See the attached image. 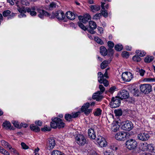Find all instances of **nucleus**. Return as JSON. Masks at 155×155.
<instances>
[{"label": "nucleus", "instance_id": "nucleus-12", "mask_svg": "<svg viewBox=\"0 0 155 155\" xmlns=\"http://www.w3.org/2000/svg\"><path fill=\"white\" fill-rule=\"evenodd\" d=\"M96 140L98 143L101 147H105L107 145L105 139L101 136H98Z\"/></svg>", "mask_w": 155, "mask_h": 155}, {"label": "nucleus", "instance_id": "nucleus-47", "mask_svg": "<svg viewBox=\"0 0 155 155\" xmlns=\"http://www.w3.org/2000/svg\"><path fill=\"white\" fill-rule=\"evenodd\" d=\"M104 76L103 75L101 76V77H98V81L100 84H102V82H103V81L106 79L104 78Z\"/></svg>", "mask_w": 155, "mask_h": 155}, {"label": "nucleus", "instance_id": "nucleus-40", "mask_svg": "<svg viewBox=\"0 0 155 155\" xmlns=\"http://www.w3.org/2000/svg\"><path fill=\"white\" fill-rule=\"evenodd\" d=\"M123 48V46L121 45L118 44L115 45L114 48L115 50L117 51H121Z\"/></svg>", "mask_w": 155, "mask_h": 155}, {"label": "nucleus", "instance_id": "nucleus-49", "mask_svg": "<svg viewBox=\"0 0 155 155\" xmlns=\"http://www.w3.org/2000/svg\"><path fill=\"white\" fill-rule=\"evenodd\" d=\"M107 45L109 48H113L114 45V43L111 41H108L107 42Z\"/></svg>", "mask_w": 155, "mask_h": 155}, {"label": "nucleus", "instance_id": "nucleus-42", "mask_svg": "<svg viewBox=\"0 0 155 155\" xmlns=\"http://www.w3.org/2000/svg\"><path fill=\"white\" fill-rule=\"evenodd\" d=\"M102 110L100 108H98L94 112V115L95 116H99L101 114Z\"/></svg>", "mask_w": 155, "mask_h": 155}, {"label": "nucleus", "instance_id": "nucleus-31", "mask_svg": "<svg viewBox=\"0 0 155 155\" xmlns=\"http://www.w3.org/2000/svg\"><path fill=\"white\" fill-rule=\"evenodd\" d=\"M109 61H104L101 64V69H104L109 64Z\"/></svg>", "mask_w": 155, "mask_h": 155}, {"label": "nucleus", "instance_id": "nucleus-19", "mask_svg": "<svg viewBox=\"0 0 155 155\" xmlns=\"http://www.w3.org/2000/svg\"><path fill=\"white\" fill-rule=\"evenodd\" d=\"M90 10L93 12H96L100 9V5H92L89 6Z\"/></svg>", "mask_w": 155, "mask_h": 155}, {"label": "nucleus", "instance_id": "nucleus-58", "mask_svg": "<svg viewBox=\"0 0 155 155\" xmlns=\"http://www.w3.org/2000/svg\"><path fill=\"white\" fill-rule=\"evenodd\" d=\"M104 155H113V153L111 152H110L107 151H105L104 152Z\"/></svg>", "mask_w": 155, "mask_h": 155}, {"label": "nucleus", "instance_id": "nucleus-48", "mask_svg": "<svg viewBox=\"0 0 155 155\" xmlns=\"http://www.w3.org/2000/svg\"><path fill=\"white\" fill-rule=\"evenodd\" d=\"M144 81L147 82L155 81V78H147L144 79Z\"/></svg>", "mask_w": 155, "mask_h": 155}, {"label": "nucleus", "instance_id": "nucleus-22", "mask_svg": "<svg viewBox=\"0 0 155 155\" xmlns=\"http://www.w3.org/2000/svg\"><path fill=\"white\" fill-rule=\"evenodd\" d=\"M119 125L117 123H113L111 125V130L114 132H116L119 129Z\"/></svg>", "mask_w": 155, "mask_h": 155}, {"label": "nucleus", "instance_id": "nucleus-46", "mask_svg": "<svg viewBox=\"0 0 155 155\" xmlns=\"http://www.w3.org/2000/svg\"><path fill=\"white\" fill-rule=\"evenodd\" d=\"M80 113V112H77L75 113H72L71 114L72 115V118H75L78 117Z\"/></svg>", "mask_w": 155, "mask_h": 155}, {"label": "nucleus", "instance_id": "nucleus-21", "mask_svg": "<svg viewBox=\"0 0 155 155\" xmlns=\"http://www.w3.org/2000/svg\"><path fill=\"white\" fill-rule=\"evenodd\" d=\"M55 141L53 137L49 138V148L50 149H52L55 145Z\"/></svg>", "mask_w": 155, "mask_h": 155}, {"label": "nucleus", "instance_id": "nucleus-53", "mask_svg": "<svg viewBox=\"0 0 155 155\" xmlns=\"http://www.w3.org/2000/svg\"><path fill=\"white\" fill-rule=\"evenodd\" d=\"M21 145L22 148L24 149H28L29 148L23 142L21 143Z\"/></svg>", "mask_w": 155, "mask_h": 155}, {"label": "nucleus", "instance_id": "nucleus-62", "mask_svg": "<svg viewBox=\"0 0 155 155\" xmlns=\"http://www.w3.org/2000/svg\"><path fill=\"white\" fill-rule=\"evenodd\" d=\"M102 83H103L104 86L106 87L108 85V81L106 79L103 81V82H102Z\"/></svg>", "mask_w": 155, "mask_h": 155}, {"label": "nucleus", "instance_id": "nucleus-43", "mask_svg": "<svg viewBox=\"0 0 155 155\" xmlns=\"http://www.w3.org/2000/svg\"><path fill=\"white\" fill-rule=\"evenodd\" d=\"M11 12L9 10H6L4 11L3 12V15L4 17H7L9 15L11 14Z\"/></svg>", "mask_w": 155, "mask_h": 155}, {"label": "nucleus", "instance_id": "nucleus-61", "mask_svg": "<svg viewBox=\"0 0 155 155\" xmlns=\"http://www.w3.org/2000/svg\"><path fill=\"white\" fill-rule=\"evenodd\" d=\"M110 148L113 150H116L117 149V147L114 145H111L110 146Z\"/></svg>", "mask_w": 155, "mask_h": 155}, {"label": "nucleus", "instance_id": "nucleus-64", "mask_svg": "<svg viewBox=\"0 0 155 155\" xmlns=\"http://www.w3.org/2000/svg\"><path fill=\"white\" fill-rule=\"evenodd\" d=\"M108 69H109V68H107V69H106L104 74H103L104 76V77H106V78H108V76L107 75V70Z\"/></svg>", "mask_w": 155, "mask_h": 155}, {"label": "nucleus", "instance_id": "nucleus-24", "mask_svg": "<svg viewBox=\"0 0 155 155\" xmlns=\"http://www.w3.org/2000/svg\"><path fill=\"white\" fill-rule=\"evenodd\" d=\"M2 126L6 129H11V124L8 121H5L3 124Z\"/></svg>", "mask_w": 155, "mask_h": 155}, {"label": "nucleus", "instance_id": "nucleus-54", "mask_svg": "<svg viewBox=\"0 0 155 155\" xmlns=\"http://www.w3.org/2000/svg\"><path fill=\"white\" fill-rule=\"evenodd\" d=\"M116 88V87L114 86L110 87L109 90L108 91L111 93H113L115 89Z\"/></svg>", "mask_w": 155, "mask_h": 155}, {"label": "nucleus", "instance_id": "nucleus-7", "mask_svg": "<svg viewBox=\"0 0 155 155\" xmlns=\"http://www.w3.org/2000/svg\"><path fill=\"white\" fill-rule=\"evenodd\" d=\"M133 124L129 120H127L125 121L122 127V129L126 131L130 130L133 129Z\"/></svg>", "mask_w": 155, "mask_h": 155}, {"label": "nucleus", "instance_id": "nucleus-14", "mask_svg": "<svg viewBox=\"0 0 155 155\" xmlns=\"http://www.w3.org/2000/svg\"><path fill=\"white\" fill-rule=\"evenodd\" d=\"M55 17L59 20H62L65 18V15L62 10H59L55 13Z\"/></svg>", "mask_w": 155, "mask_h": 155}, {"label": "nucleus", "instance_id": "nucleus-4", "mask_svg": "<svg viewBox=\"0 0 155 155\" xmlns=\"http://www.w3.org/2000/svg\"><path fill=\"white\" fill-rule=\"evenodd\" d=\"M75 139L77 143L80 145L83 146L86 143V139L82 134H78L75 137Z\"/></svg>", "mask_w": 155, "mask_h": 155}, {"label": "nucleus", "instance_id": "nucleus-17", "mask_svg": "<svg viewBox=\"0 0 155 155\" xmlns=\"http://www.w3.org/2000/svg\"><path fill=\"white\" fill-rule=\"evenodd\" d=\"M141 145L143 147L142 150L143 151L147 150L150 152L153 149V147L151 145L148 144L146 143H143L141 144Z\"/></svg>", "mask_w": 155, "mask_h": 155}, {"label": "nucleus", "instance_id": "nucleus-57", "mask_svg": "<svg viewBox=\"0 0 155 155\" xmlns=\"http://www.w3.org/2000/svg\"><path fill=\"white\" fill-rule=\"evenodd\" d=\"M55 17V13L52 12L51 13H49V18L51 19L54 18Z\"/></svg>", "mask_w": 155, "mask_h": 155}, {"label": "nucleus", "instance_id": "nucleus-33", "mask_svg": "<svg viewBox=\"0 0 155 155\" xmlns=\"http://www.w3.org/2000/svg\"><path fill=\"white\" fill-rule=\"evenodd\" d=\"M57 6V3L56 2H52L49 5V9L52 10L56 8Z\"/></svg>", "mask_w": 155, "mask_h": 155}, {"label": "nucleus", "instance_id": "nucleus-25", "mask_svg": "<svg viewBox=\"0 0 155 155\" xmlns=\"http://www.w3.org/2000/svg\"><path fill=\"white\" fill-rule=\"evenodd\" d=\"M30 128L31 130L36 132H38L40 131V128L34 124L31 125Z\"/></svg>", "mask_w": 155, "mask_h": 155}, {"label": "nucleus", "instance_id": "nucleus-56", "mask_svg": "<svg viewBox=\"0 0 155 155\" xmlns=\"http://www.w3.org/2000/svg\"><path fill=\"white\" fill-rule=\"evenodd\" d=\"M101 14L105 17H107L108 16V13L106 10L103 11L101 12Z\"/></svg>", "mask_w": 155, "mask_h": 155}, {"label": "nucleus", "instance_id": "nucleus-29", "mask_svg": "<svg viewBox=\"0 0 155 155\" xmlns=\"http://www.w3.org/2000/svg\"><path fill=\"white\" fill-rule=\"evenodd\" d=\"M153 56H148L146 57L144 59V61L147 63H149L151 62L153 60Z\"/></svg>", "mask_w": 155, "mask_h": 155}, {"label": "nucleus", "instance_id": "nucleus-52", "mask_svg": "<svg viewBox=\"0 0 155 155\" xmlns=\"http://www.w3.org/2000/svg\"><path fill=\"white\" fill-rule=\"evenodd\" d=\"M15 13H12L11 14H10L9 15L7 18V19L9 20L13 18L15 16Z\"/></svg>", "mask_w": 155, "mask_h": 155}, {"label": "nucleus", "instance_id": "nucleus-55", "mask_svg": "<svg viewBox=\"0 0 155 155\" xmlns=\"http://www.w3.org/2000/svg\"><path fill=\"white\" fill-rule=\"evenodd\" d=\"M21 3L23 5H25L26 6L28 5L29 3L27 1V0H21Z\"/></svg>", "mask_w": 155, "mask_h": 155}, {"label": "nucleus", "instance_id": "nucleus-10", "mask_svg": "<svg viewBox=\"0 0 155 155\" xmlns=\"http://www.w3.org/2000/svg\"><path fill=\"white\" fill-rule=\"evenodd\" d=\"M150 137V136L147 132L140 133L137 135L138 138L142 141L147 140Z\"/></svg>", "mask_w": 155, "mask_h": 155}, {"label": "nucleus", "instance_id": "nucleus-44", "mask_svg": "<svg viewBox=\"0 0 155 155\" xmlns=\"http://www.w3.org/2000/svg\"><path fill=\"white\" fill-rule=\"evenodd\" d=\"M12 123L16 127L18 128H20L21 127V125H20L18 122L13 121H12Z\"/></svg>", "mask_w": 155, "mask_h": 155}, {"label": "nucleus", "instance_id": "nucleus-41", "mask_svg": "<svg viewBox=\"0 0 155 155\" xmlns=\"http://www.w3.org/2000/svg\"><path fill=\"white\" fill-rule=\"evenodd\" d=\"M132 59L134 61L137 62H139L141 60V58L138 55H136L134 56L132 58Z\"/></svg>", "mask_w": 155, "mask_h": 155}, {"label": "nucleus", "instance_id": "nucleus-9", "mask_svg": "<svg viewBox=\"0 0 155 155\" xmlns=\"http://www.w3.org/2000/svg\"><path fill=\"white\" fill-rule=\"evenodd\" d=\"M133 78L132 74L129 72H125L122 74V78L125 81L129 82Z\"/></svg>", "mask_w": 155, "mask_h": 155}, {"label": "nucleus", "instance_id": "nucleus-45", "mask_svg": "<svg viewBox=\"0 0 155 155\" xmlns=\"http://www.w3.org/2000/svg\"><path fill=\"white\" fill-rule=\"evenodd\" d=\"M122 55L123 57L127 58L129 56V52L127 51H124L122 53Z\"/></svg>", "mask_w": 155, "mask_h": 155}, {"label": "nucleus", "instance_id": "nucleus-16", "mask_svg": "<svg viewBox=\"0 0 155 155\" xmlns=\"http://www.w3.org/2000/svg\"><path fill=\"white\" fill-rule=\"evenodd\" d=\"M90 18L91 16L88 14H86L83 17L80 16H78L79 20L84 23H86L90 19Z\"/></svg>", "mask_w": 155, "mask_h": 155}, {"label": "nucleus", "instance_id": "nucleus-5", "mask_svg": "<svg viewBox=\"0 0 155 155\" xmlns=\"http://www.w3.org/2000/svg\"><path fill=\"white\" fill-rule=\"evenodd\" d=\"M137 145V141L134 139L127 140L126 142L127 147L130 150H133L135 148Z\"/></svg>", "mask_w": 155, "mask_h": 155}, {"label": "nucleus", "instance_id": "nucleus-20", "mask_svg": "<svg viewBox=\"0 0 155 155\" xmlns=\"http://www.w3.org/2000/svg\"><path fill=\"white\" fill-rule=\"evenodd\" d=\"M65 15L68 19L71 20H74L75 18V16L74 14L70 11L67 12Z\"/></svg>", "mask_w": 155, "mask_h": 155}, {"label": "nucleus", "instance_id": "nucleus-51", "mask_svg": "<svg viewBox=\"0 0 155 155\" xmlns=\"http://www.w3.org/2000/svg\"><path fill=\"white\" fill-rule=\"evenodd\" d=\"M101 15V13H97L94 16L93 18L94 20H97L99 18V17Z\"/></svg>", "mask_w": 155, "mask_h": 155}, {"label": "nucleus", "instance_id": "nucleus-15", "mask_svg": "<svg viewBox=\"0 0 155 155\" xmlns=\"http://www.w3.org/2000/svg\"><path fill=\"white\" fill-rule=\"evenodd\" d=\"M37 11L39 13L38 15V17L41 18H43L44 16H48V13L43 10L41 8L37 7Z\"/></svg>", "mask_w": 155, "mask_h": 155}, {"label": "nucleus", "instance_id": "nucleus-32", "mask_svg": "<svg viewBox=\"0 0 155 155\" xmlns=\"http://www.w3.org/2000/svg\"><path fill=\"white\" fill-rule=\"evenodd\" d=\"M136 71L137 72H138L140 73V74L141 76H143L145 74V71L143 69H140L138 68H136Z\"/></svg>", "mask_w": 155, "mask_h": 155}, {"label": "nucleus", "instance_id": "nucleus-3", "mask_svg": "<svg viewBox=\"0 0 155 155\" xmlns=\"http://www.w3.org/2000/svg\"><path fill=\"white\" fill-rule=\"evenodd\" d=\"M140 89L141 91L145 94H147L152 91V86L150 84H141L140 86Z\"/></svg>", "mask_w": 155, "mask_h": 155}, {"label": "nucleus", "instance_id": "nucleus-23", "mask_svg": "<svg viewBox=\"0 0 155 155\" xmlns=\"http://www.w3.org/2000/svg\"><path fill=\"white\" fill-rule=\"evenodd\" d=\"M107 51L104 46H101L100 48V52L103 56H105L107 54Z\"/></svg>", "mask_w": 155, "mask_h": 155}, {"label": "nucleus", "instance_id": "nucleus-34", "mask_svg": "<svg viewBox=\"0 0 155 155\" xmlns=\"http://www.w3.org/2000/svg\"><path fill=\"white\" fill-rule=\"evenodd\" d=\"M64 118L67 121H70L72 117L71 114H66L65 115Z\"/></svg>", "mask_w": 155, "mask_h": 155}, {"label": "nucleus", "instance_id": "nucleus-26", "mask_svg": "<svg viewBox=\"0 0 155 155\" xmlns=\"http://www.w3.org/2000/svg\"><path fill=\"white\" fill-rule=\"evenodd\" d=\"M90 106V104L89 103L87 102L85 103L81 108V111L84 112V111L88 109Z\"/></svg>", "mask_w": 155, "mask_h": 155}, {"label": "nucleus", "instance_id": "nucleus-6", "mask_svg": "<svg viewBox=\"0 0 155 155\" xmlns=\"http://www.w3.org/2000/svg\"><path fill=\"white\" fill-rule=\"evenodd\" d=\"M120 104V98L117 97H113L110 103V106L112 108H115L118 107Z\"/></svg>", "mask_w": 155, "mask_h": 155}, {"label": "nucleus", "instance_id": "nucleus-38", "mask_svg": "<svg viewBox=\"0 0 155 155\" xmlns=\"http://www.w3.org/2000/svg\"><path fill=\"white\" fill-rule=\"evenodd\" d=\"M114 113L115 115L117 116H120L122 114V111L121 109L115 110L114 111Z\"/></svg>", "mask_w": 155, "mask_h": 155}, {"label": "nucleus", "instance_id": "nucleus-39", "mask_svg": "<svg viewBox=\"0 0 155 155\" xmlns=\"http://www.w3.org/2000/svg\"><path fill=\"white\" fill-rule=\"evenodd\" d=\"M51 155H64V154L59 150H55L52 152Z\"/></svg>", "mask_w": 155, "mask_h": 155}, {"label": "nucleus", "instance_id": "nucleus-50", "mask_svg": "<svg viewBox=\"0 0 155 155\" xmlns=\"http://www.w3.org/2000/svg\"><path fill=\"white\" fill-rule=\"evenodd\" d=\"M92 109H88L87 110H85L84 111V113L86 115H89L90 113L92 112Z\"/></svg>", "mask_w": 155, "mask_h": 155}, {"label": "nucleus", "instance_id": "nucleus-8", "mask_svg": "<svg viewBox=\"0 0 155 155\" xmlns=\"http://www.w3.org/2000/svg\"><path fill=\"white\" fill-rule=\"evenodd\" d=\"M127 135V133L126 132H119L115 135V138L117 140H124L126 139Z\"/></svg>", "mask_w": 155, "mask_h": 155}, {"label": "nucleus", "instance_id": "nucleus-13", "mask_svg": "<svg viewBox=\"0 0 155 155\" xmlns=\"http://www.w3.org/2000/svg\"><path fill=\"white\" fill-rule=\"evenodd\" d=\"M119 97L121 99H126L129 97V93L125 90H122L120 93L118 94Z\"/></svg>", "mask_w": 155, "mask_h": 155}, {"label": "nucleus", "instance_id": "nucleus-37", "mask_svg": "<svg viewBox=\"0 0 155 155\" xmlns=\"http://www.w3.org/2000/svg\"><path fill=\"white\" fill-rule=\"evenodd\" d=\"M0 153L5 155H9V153L5 150L3 147L0 146Z\"/></svg>", "mask_w": 155, "mask_h": 155}, {"label": "nucleus", "instance_id": "nucleus-11", "mask_svg": "<svg viewBox=\"0 0 155 155\" xmlns=\"http://www.w3.org/2000/svg\"><path fill=\"white\" fill-rule=\"evenodd\" d=\"M90 29H87V31L90 33L94 34L95 32L94 30L97 27V25L95 22L92 21H91L89 23Z\"/></svg>", "mask_w": 155, "mask_h": 155}, {"label": "nucleus", "instance_id": "nucleus-28", "mask_svg": "<svg viewBox=\"0 0 155 155\" xmlns=\"http://www.w3.org/2000/svg\"><path fill=\"white\" fill-rule=\"evenodd\" d=\"M136 54L138 55L140 57H143L146 54V53L143 51L137 50L136 52Z\"/></svg>", "mask_w": 155, "mask_h": 155}, {"label": "nucleus", "instance_id": "nucleus-1", "mask_svg": "<svg viewBox=\"0 0 155 155\" xmlns=\"http://www.w3.org/2000/svg\"><path fill=\"white\" fill-rule=\"evenodd\" d=\"M16 5L18 7L17 9L18 11L20 13L18 15L19 18L25 17L26 15L25 13L26 12L29 13L30 15L32 16H35L37 14L35 11H37V6H32L31 8H26L25 9L24 7L20 6L18 2L16 3Z\"/></svg>", "mask_w": 155, "mask_h": 155}, {"label": "nucleus", "instance_id": "nucleus-63", "mask_svg": "<svg viewBox=\"0 0 155 155\" xmlns=\"http://www.w3.org/2000/svg\"><path fill=\"white\" fill-rule=\"evenodd\" d=\"M97 29L98 30V31L100 34L103 33V28L102 27H98Z\"/></svg>", "mask_w": 155, "mask_h": 155}, {"label": "nucleus", "instance_id": "nucleus-36", "mask_svg": "<svg viewBox=\"0 0 155 155\" xmlns=\"http://www.w3.org/2000/svg\"><path fill=\"white\" fill-rule=\"evenodd\" d=\"M78 26L82 30L84 31L87 30V28L85 27L84 25L81 22L79 21L78 22Z\"/></svg>", "mask_w": 155, "mask_h": 155}, {"label": "nucleus", "instance_id": "nucleus-60", "mask_svg": "<svg viewBox=\"0 0 155 155\" xmlns=\"http://www.w3.org/2000/svg\"><path fill=\"white\" fill-rule=\"evenodd\" d=\"M35 124L39 126H41L42 125V122L41 121L38 120V121H36L35 122Z\"/></svg>", "mask_w": 155, "mask_h": 155}, {"label": "nucleus", "instance_id": "nucleus-27", "mask_svg": "<svg viewBox=\"0 0 155 155\" xmlns=\"http://www.w3.org/2000/svg\"><path fill=\"white\" fill-rule=\"evenodd\" d=\"M1 144L2 146L8 148L9 150L11 149L12 147L8 144V143L4 140H1Z\"/></svg>", "mask_w": 155, "mask_h": 155}, {"label": "nucleus", "instance_id": "nucleus-59", "mask_svg": "<svg viewBox=\"0 0 155 155\" xmlns=\"http://www.w3.org/2000/svg\"><path fill=\"white\" fill-rule=\"evenodd\" d=\"M99 88L101 92H103L105 91V88L102 85H99Z\"/></svg>", "mask_w": 155, "mask_h": 155}, {"label": "nucleus", "instance_id": "nucleus-35", "mask_svg": "<svg viewBox=\"0 0 155 155\" xmlns=\"http://www.w3.org/2000/svg\"><path fill=\"white\" fill-rule=\"evenodd\" d=\"M94 39L96 42L97 43L100 45H103L104 44L103 41L98 37H94Z\"/></svg>", "mask_w": 155, "mask_h": 155}, {"label": "nucleus", "instance_id": "nucleus-30", "mask_svg": "<svg viewBox=\"0 0 155 155\" xmlns=\"http://www.w3.org/2000/svg\"><path fill=\"white\" fill-rule=\"evenodd\" d=\"M96 93H94L92 96V98L94 99H95L97 101H99L101 100L102 97L101 96L99 95L98 94H96Z\"/></svg>", "mask_w": 155, "mask_h": 155}, {"label": "nucleus", "instance_id": "nucleus-2", "mask_svg": "<svg viewBox=\"0 0 155 155\" xmlns=\"http://www.w3.org/2000/svg\"><path fill=\"white\" fill-rule=\"evenodd\" d=\"M52 121L51 123V127L54 129L58 128L61 129L64 127L65 125L63 120L60 118L58 117L52 119Z\"/></svg>", "mask_w": 155, "mask_h": 155}, {"label": "nucleus", "instance_id": "nucleus-18", "mask_svg": "<svg viewBox=\"0 0 155 155\" xmlns=\"http://www.w3.org/2000/svg\"><path fill=\"white\" fill-rule=\"evenodd\" d=\"M89 137L91 139H94L96 138V134L94 130L92 128H90L88 131Z\"/></svg>", "mask_w": 155, "mask_h": 155}]
</instances>
